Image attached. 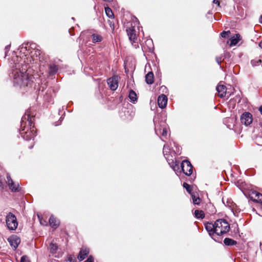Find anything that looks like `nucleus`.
<instances>
[{
    "mask_svg": "<svg viewBox=\"0 0 262 262\" xmlns=\"http://www.w3.org/2000/svg\"><path fill=\"white\" fill-rule=\"evenodd\" d=\"M183 187L186 189L187 192H188L189 193H191V188L190 185H189L188 184L186 183H184Z\"/></svg>",
    "mask_w": 262,
    "mask_h": 262,
    "instance_id": "nucleus-28",
    "label": "nucleus"
},
{
    "mask_svg": "<svg viewBox=\"0 0 262 262\" xmlns=\"http://www.w3.org/2000/svg\"><path fill=\"white\" fill-rule=\"evenodd\" d=\"M216 60L217 62L219 64L220 63H221V58H218V57H217V58H216Z\"/></svg>",
    "mask_w": 262,
    "mask_h": 262,
    "instance_id": "nucleus-36",
    "label": "nucleus"
},
{
    "mask_svg": "<svg viewBox=\"0 0 262 262\" xmlns=\"http://www.w3.org/2000/svg\"><path fill=\"white\" fill-rule=\"evenodd\" d=\"M230 33V31H223L221 33V35L222 37H226Z\"/></svg>",
    "mask_w": 262,
    "mask_h": 262,
    "instance_id": "nucleus-33",
    "label": "nucleus"
},
{
    "mask_svg": "<svg viewBox=\"0 0 262 262\" xmlns=\"http://www.w3.org/2000/svg\"><path fill=\"white\" fill-rule=\"evenodd\" d=\"M216 90L218 92V95L221 98L225 97L226 94V87L223 85L219 84L216 88Z\"/></svg>",
    "mask_w": 262,
    "mask_h": 262,
    "instance_id": "nucleus-14",
    "label": "nucleus"
},
{
    "mask_svg": "<svg viewBox=\"0 0 262 262\" xmlns=\"http://www.w3.org/2000/svg\"><path fill=\"white\" fill-rule=\"evenodd\" d=\"M169 147L167 145H164L163 147V153L164 155H166L169 152Z\"/></svg>",
    "mask_w": 262,
    "mask_h": 262,
    "instance_id": "nucleus-31",
    "label": "nucleus"
},
{
    "mask_svg": "<svg viewBox=\"0 0 262 262\" xmlns=\"http://www.w3.org/2000/svg\"><path fill=\"white\" fill-rule=\"evenodd\" d=\"M154 121L155 125V132L158 136L161 135L162 138L166 137L168 133L167 124L164 121L159 122L156 118H154Z\"/></svg>",
    "mask_w": 262,
    "mask_h": 262,
    "instance_id": "nucleus-5",
    "label": "nucleus"
},
{
    "mask_svg": "<svg viewBox=\"0 0 262 262\" xmlns=\"http://www.w3.org/2000/svg\"><path fill=\"white\" fill-rule=\"evenodd\" d=\"M146 42H149V43H150V42H151L152 41H151V40H147L146 41Z\"/></svg>",
    "mask_w": 262,
    "mask_h": 262,
    "instance_id": "nucleus-40",
    "label": "nucleus"
},
{
    "mask_svg": "<svg viewBox=\"0 0 262 262\" xmlns=\"http://www.w3.org/2000/svg\"><path fill=\"white\" fill-rule=\"evenodd\" d=\"M213 4H216L218 6H220V1L219 0H213Z\"/></svg>",
    "mask_w": 262,
    "mask_h": 262,
    "instance_id": "nucleus-35",
    "label": "nucleus"
},
{
    "mask_svg": "<svg viewBox=\"0 0 262 262\" xmlns=\"http://www.w3.org/2000/svg\"><path fill=\"white\" fill-rule=\"evenodd\" d=\"M127 35L129 37V40L132 43V45L135 47L137 43V38L136 35V31L135 29V27H131L126 30Z\"/></svg>",
    "mask_w": 262,
    "mask_h": 262,
    "instance_id": "nucleus-8",
    "label": "nucleus"
},
{
    "mask_svg": "<svg viewBox=\"0 0 262 262\" xmlns=\"http://www.w3.org/2000/svg\"><path fill=\"white\" fill-rule=\"evenodd\" d=\"M224 243L226 246H233L236 244L235 241L229 238H225Z\"/></svg>",
    "mask_w": 262,
    "mask_h": 262,
    "instance_id": "nucleus-21",
    "label": "nucleus"
},
{
    "mask_svg": "<svg viewBox=\"0 0 262 262\" xmlns=\"http://www.w3.org/2000/svg\"><path fill=\"white\" fill-rule=\"evenodd\" d=\"M6 222L8 229L10 230H15L18 226L17 219L15 215L9 212L6 216Z\"/></svg>",
    "mask_w": 262,
    "mask_h": 262,
    "instance_id": "nucleus-6",
    "label": "nucleus"
},
{
    "mask_svg": "<svg viewBox=\"0 0 262 262\" xmlns=\"http://www.w3.org/2000/svg\"><path fill=\"white\" fill-rule=\"evenodd\" d=\"M42 56L41 51L39 49H35L31 51L30 55H25L19 57V60L28 66L30 63H31V59L35 63H37L38 61L41 60Z\"/></svg>",
    "mask_w": 262,
    "mask_h": 262,
    "instance_id": "nucleus-4",
    "label": "nucleus"
},
{
    "mask_svg": "<svg viewBox=\"0 0 262 262\" xmlns=\"http://www.w3.org/2000/svg\"><path fill=\"white\" fill-rule=\"evenodd\" d=\"M195 216L198 219H203L205 217L204 213L202 210H196L194 211Z\"/></svg>",
    "mask_w": 262,
    "mask_h": 262,
    "instance_id": "nucleus-25",
    "label": "nucleus"
},
{
    "mask_svg": "<svg viewBox=\"0 0 262 262\" xmlns=\"http://www.w3.org/2000/svg\"><path fill=\"white\" fill-rule=\"evenodd\" d=\"M118 78L117 76H113L107 79V84L112 91L116 90L118 86Z\"/></svg>",
    "mask_w": 262,
    "mask_h": 262,
    "instance_id": "nucleus-12",
    "label": "nucleus"
},
{
    "mask_svg": "<svg viewBox=\"0 0 262 262\" xmlns=\"http://www.w3.org/2000/svg\"><path fill=\"white\" fill-rule=\"evenodd\" d=\"M9 49V46H7L5 47V51H6V52H8V50Z\"/></svg>",
    "mask_w": 262,
    "mask_h": 262,
    "instance_id": "nucleus-37",
    "label": "nucleus"
},
{
    "mask_svg": "<svg viewBox=\"0 0 262 262\" xmlns=\"http://www.w3.org/2000/svg\"><path fill=\"white\" fill-rule=\"evenodd\" d=\"M75 258L72 255H69L68 257L67 262H75Z\"/></svg>",
    "mask_w": 262,
    "mask_h": 262,
    "instance_id": "nucleus-32",
    "label": "nucleus"
},
{
    "mask_svg": "<svg viewBox=\"0 0 262 262\" xmlns=\"http://www.w3.org/2000/svg\"><path fill=\"white\" fill-rule=\"evenodd\" d=\"M261 62V60L260 59H259L258 61H257V63H259Z\"/></svg>",
    "mask_w": 262,
    "mask_h": 262,
    "instance_id": "nucleus-41",
    "label": "nucleus"
},
{
    "mask_svg": "<svg viewBox=\"0 0 262 262\" xmlns=\"http://www.w3.org/2000/svg\"><path fill=\"white\" fill-rule=\"evenodd\" d=\"M8 241L13 249H16L20 244V239L17 236L13 235L8 238Z\"/></svg>",
    "mask_w": 262,
    "mask_h": 262,
    "instance_id": "nucleus-11",
    "label": "nucleus"
},
{
    "mask_svg": "<svg viewBox=\"0 0 262 262\" xmlns=\"http://www.w3.org/2000/svg\"><path fill=\"white\" fill-rule=\"evenodd\" d=\"M240 40V35L238 34H236L235 36H233L230 39V46L236 45Z\"/></svg>",
    "mask_w": 262,
    "mask_h": 262,
    "instance_id": "nucleus-17",
    "label": "nucleus"
},
{
    "mask_svg": "<svg viewBox=\"0 0 262 262\" xmlns=\"http://www.w3.org/2000/svg\"><path fill=\"white\" fill-rule=\"evenodd\" d=\"M105 11L106 15L109 18H112L113 17L114 14H113V11L111 8H110L109 7H105Z\"/></svg>",
    "mask_w": 262,
    "mask_h": 262,
    "instance_id": "nucleus-27",
    "label": "nucleus"
},
{
    "mask_svg": "<svg viewBox=\"0 0 262 262\" xmlns=\"http://www.w3.org/2000/svg\"><path fill=\"white\" fill-rule=\"evenodd\" d=\"M167 103V98L165 95H161L158 98V104L159 106L163 108L166 107Z\"/></svg>",
    "mask_w": 262,
    "mask_h": 262,
    "instance_id": "nucleus-13",
    "label": "nucleus"
},
{
    "mask_svg": "<svg viewBox=\"0 0 262 262\" xmlns=\"http://www.w3.org/2000/svg\"><path fill=\"white\" fill-rule=\"evenodd\" d=\"M128 97L130 101L133 103H135L137 100V94L133 90H130Z\"/></svg>",
    "mask_w": 262,
    "mask_h": 262,
    "instance_id": "nucleus-20",
    "label": "nucleus"
},
{
    "mask_svg": "<svg viewBox=\"0 0 262 262\" xmlns=\"http://www.w3.org/2000/svg\"><path fill=\"white\" fill-rule=\"evenodd\" d=\"M252 115L249 112H245L241 116V123L246 126L249 125L252 122Z\"/></svg>",
    "mask_w": 262,
    "mask_h": 262,
    "instance_id": "nucleus-9",
    "label": "nucleus"
},
{
    "mask_svg": "<svg viewBox=\"0 0 262 262\" xmlns=\"http://www.w3.org/2000/svg\"><path fill=\"white\" fill-rule=\"evenodd\" d=\"M250 198L254 202L262 203V194L257 191H252L250 194Z\"/></svg>",
    "mask_w": 262,
    "mask_h": 262,
    "instance_id": "nucleus-15",
    "label": "nucleus"
},
{
    "mask_svg": "<svg viewBox=\"0 0 262 262\" xmlns=\"http://www.w3.org/2000/svg\"><path fill=\"white\" fill-rule=\"evenodd\" d=\"M20 262H30V260L29 258L27 256L25 255L21 257Z\"/></svg>",
    "mask_w": 262,
    "mask_h": 262,
    "instance_id": "nucleus-30",
    "label": "nucleus"
},
{
    "mask_svg": "<svg viewBox=\"0 0 262 262\" xmlns=\"http://www.w3.org/2000/svg\"><path fill=\"white\" fill-rule=\"evenodd\" d=\"M89 253V250L88 249H82L78 256V259L80 261L83 260Z\"/></svg>",
    "mask_w": 262,
    "mask_h": 262,
    "instance_id": "nucleus-16",
    "label": "nucleus"
},
{
    "mask_svg": "<svg viewBox=\"0 0 262 262\" xmlns=\"http://www.w3.org/2000/svg\"><path fill=\"white\" fill-rule=\"evenodd\" d=\"M259 21L260 23L262 24V15H261L259 19Z\"/></svg>",
    "mask_w": 262,
    "mask_h": 262,
    "instance_id": "nucleus-38",
    "label": "nucleus"
},
{
    "mask_svg": "<svg viewBox=\"0 0 262 262\" xmlns=\"http://www.w3.org/2000/svg\"><path fill=\"white\" fill-rule=\"evenodd\" d=\"M92 41L94 43L100 42L102 40V38L100 35L97 34H93L92 35Z\"/></svg>",
    "mask_w": 262,
    "mask_h": 262,
    "instance_id": "nucleus-23",
    "label": "nucleus"
},
{
    "mask_svg": "<svg viewBox=\"0 0 262 262\" xmlns=\"http://www.w3.org/2000/svg\"><path fill=\"white\" fill-rule=\"evenodd\" d=\"M205 228L209 235L215 239V235H221L228 232L230 229L229 223L225 219L217 220L213 224L207 223L205 224Z\"/></svg>",
    "mask_w": 262,
    "mask_h": 262,
    "instance_id": "nucleus-3",
    "label": "nucleus"
},
{
    "mask_svg": "<svg viewBox=\"0 0 262 262\" xmlns=\"http://www.w3.org/2000/svg\"><path fill=\"white\" fill-rule=\"evenodd\" d=\"M260 248H262V244L261 243H260Z\"/></svg>",
    "mask_w": 262,
    "mask_h": 262,
    "instance_id": "nucleus-42",
    "label": "nucleus"
},
{
    "mask_svg": "<svg viewBox=\"0 0 262 262\" xmlns=\"http://www.w3.org/2000/svg\"><path fill=\"white\" fill-rule=\"evenodd\" d=\"M191 195L193 200V203L194 204L199 205L201 202V199L200 198L193 193H191Z\"/></svg>",
    "mask_w": 262,
    "mask_h": 262,
    "instance_id": "nucleus-24",
    "label": "nucleus"
},
{
    "mask_svg": "<svg viewBox=\"0 0 262 262\" xmlns=\"http://www.w3.org/2000/svg\"><path fill=\"white\" fill-rule=\"evenodd\" d=\"M170 166L173 169V170L176 172L178 170V169H179V165L176 163H173L170 165Z\"/></svg>",
    "mask_w": 262,
    "mask_h": 262,
    "instance_id": "nucleus-29",
    "label": "nucleus"
},
{
    "mask_svg": "<svg viewBox=\"0 0 262 262\" xmlns=\"http://www.w3.org/2000/svg\"><path fill=\"white\" fill-rule=\"evenodd\" d=\"M49 223L53 228H56L59 224V222L53 216H51L49 219Z\"/></svg>",
    "mask_w": 262,
    "mask_h": 262,
    "instance_id": "nucleus-18",
    "label": "nucleus"
},
{
    "mask_svg": "<svg viewBox=\"0 0 262 262\" xmlns=\"http://www.w3.org/2000/svg\"><path fill=\"white\" fill-rule=\"evenodd\" d=\"M84 262H94L93 257L92 256H89Z\"/></svg>",
    "mask_w": 262,
    "mask_h": 262,
    "instance_id": "nucleus-34",
    "label": "nucleus"
},
{
    "mask_svg": "<svg viewBox=\"0 0 262 262\" xmlns=\"http://www.w3.org/2000/svg\"><path fill=\"white\" fill-rule=\"evenodd\" d=\"M58 68L56 65H51L50 66L49 73L50 74H54L57 72Z\"/></svg>",
    "mask_w": 262,
    "mask_h": 262,
    "instance_id": "nucleus-26",
    "label": "nucleus"
},
{
    "mask_svg": "<svg viewBox=\"0 0 262 262\" xmlns=\"http://www.w3.org/2000/svg\"><path fill=\"white\" fill-rule=\"evenodd\" d=\"M6 178V183L12 191L18 192L20 190V188L19 186V184L18 183H14L9 174H7Z\"/></svg>",
    "mask_w": 262,
    "mask_h": 262,
    "instance_id": "nucleus-10",
    "label": "nucleus"
},
{
    "mask_svg": "<svg viewBox=\"0 0 262 262\" xmlns=\"http://www.w3.org/2000/svg\"><path fill=\"white\" fill-rule=\"evenodd\" d=\"M50 252L52 253L53 254L56 253L57 249H58V246L53 243H51L50 244L49 247Z\"/></svg>",
    "mask_w": 262,
    "mask_h": 262,
    "instance_id": "nucleus-22",
    "label": "nucleus"
},
{
    "mask_svg": "<svg viewBox=\"0 0 262 262\" xmlns=\"http://www.w3.org/2000/svg\"><path fill=\"white\" fill-rule=\"evenodd\" d=\"M259 111L260 114L262 115V106L259 107Z\"/></svg>",
    "mask_w": 262,
    "mask_h": 262,
    "instance_id": "nucleus-39",
    "label": "nucleus"
},
{
    "mask_svg": "<svg viewBox=\"0 0 262 262\" xmlns=\"http://www.w3.org/2000/svg\"><path fill=\"white\" fill-rule=\"evenodd\" d=\"M18 61L14 62L9 73V77L14 86L20 89L32 86L34 82V77L27 73L28 66L19 60L18 56L15 57Z\"/></svg>",
    "mask_w": 262,
    "mask_h": 262,
    "instance_id": "nucleus-1",
    "label": "nucleus"
},
{
    "mask_svg": "<svg viewBox=\"0 0 262 262\" xmlns=\"http://www.w3.org/2000/svg\"><path fill=\"white\" fill-rule=\"evenodd\" d=\"M34 117L26 112L21 118L20 134L23 138L29 140L36 136V129L33 124Z\"/></svg>",
    "mask_w": 262,
    "mask_h": 262,
    "instance_id": "nucleus-2",
    "label": "nucleus"
},
{
    "mask_svg": "<svg viewBox=\"0 0 262 262\" xmlns=\"http://www.w3.org/2000/svg\"><path fill=\"white\" fill-rule=\"evenodd\" d=\"M181 169L187 176H190L192 173V166L190 162L187 160L182 161L181 165Z\"/></svg>",
    "mask_w": 262,
    "mask_h": 262,
    "instance_id": "nucleus-7",
    "label": "nucleus"
},
{
    "mask_svg": "<svg viewBox=\"0 0 262 262\" xmlns=\"http://www.w3.org/2000/svg\"><path fill=\"white\" fill-rule=\"evenodd\" d=\"M145 80L148 84H151L154 82V74L152 72H149L146 75Z\"/></svg>",
    "mask_w": 262,
    "mask_h": 262,
    "instance_id": "nucleus-19",
    "label": "nucleus"
}]
</instances>
